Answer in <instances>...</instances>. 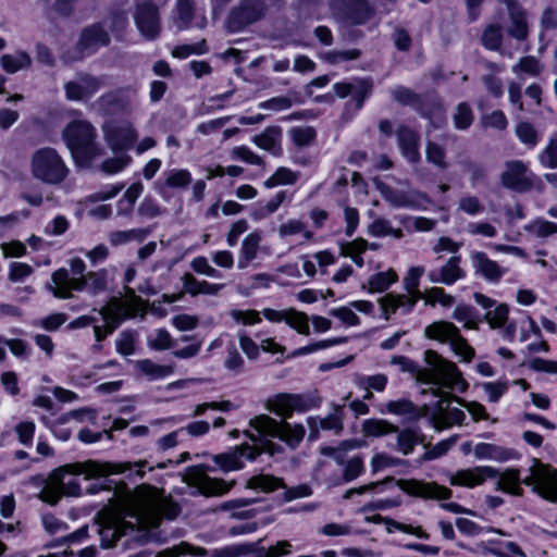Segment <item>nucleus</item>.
<instances>
[{"mask_svg": "<svg viewBox=\"0 0 557 557\" xmlns=\"http://www.w3.org/2000/svg\"><path fill=\"white\" fill-rule=\"evenodd\" d=\"M135 24L140 34L147 39H154L159 36L161 24L158 7L150 0L137 2L134 12Z\"/></svg>", "mask_w": 557, "mask_h": 557, "instance_id": "nucleus-19", "label": "nucleus"}, {"mask_svg": "<svg viewBox=\"0 0 557 557\" xmlns=\"http://www.w3.org/2000/svg\"><path fill=\"white\" fill-rule=\"evenodd\" d=\"M423 273V267L410 268L403 281L407 294L388 293L379 299L384 319L388 320L391 315L395 314L398 310L403 314H408L412 311L418 300L422 298V294L419 290V283Z\"/></svg>", "mask_w": 557, "mask_h": 557, "instance_id": "nucleus-6", "label": "nucleus"}, {"mask_svg": "<svg viewBox=\"0 0 557 557\" xmlns=\"http://www.w3.org/2000/svg\"><path fill=\"white\" fill-rule=\"evenodd\" d=\"M516 135L522 144L530 148L535 147L540 140L539 133L534 126L528 122H520L517 124Z\"/></svg>", "mask_w": 557, "mask_h": 557, "instance_id": "nucleus-60", "label": "nucleus"}, {"mask_svg": "<svg viewBox=\"0 0 557 557\" xmlns=\"http://www.w3.org/2000/svg\"><path fill=\"white\" fill-rule=\"evenodd\" d=\"M404 461L397 457L391 456L385 453H377L372 456L370 466L373 473L383 471L388 468H395L403 463Z\"/></svg>", "mask_w": 557, "mask_h": 557, "instance_id": "nucleus-62", "label": "nucleus"}, {"mask_svg": "<svg viewBox=\"0 0 557 557\" xmlns=\"http://www.w3.org/2000/svg\"><path fill=\"white\" fill-rule=\"evenodd\" d=\"M148 347L153 350H168L174 347L175 342L165 329H158L147 338Z\"/></svg>", "mask_w": 557, "mask_h": 557, "instance_id": "nucleus-49", "label": "nucleus"}, {"mask_svg": "<svg viewBox=\"0 0 557 557\" xmlns=\"http://www.w3.org/2000/svg\"><path fill=\"white\" fill-rule=\"evenodd\" d=\"M182 284L184 292L193 297L198 295H218L224 287V284L210 283L207 281H199L193 274L185 273L182 276Z\"/></svg>", "mask_w": 557, "mask_h": 557, "instance_id": "nucleus-31", "label": "nucleus"}, {"mask_svg": "<svg viewBox=\"0 0 557 557\" xmlns=\"http://www.w3.org/2000/svg\"><path fill=\"white\" fill-rule=\"evenodd\" d=\"M387 533H393L394 531H401L407 534H411L421 540H429L430 534L425 532L421 527H413L411 524H405L393 520L386 517L384 522Z\"/></svg>", "mask_w": 557, "mask_h": 557, "instance_id": "nucleus-56", "label": "nucleus"}, {"mask_svg": "<svg viewBox=\"0 0 557 557\" xmlns=\"http://www.w3.org/2000/svg\"><path fill=\"white\" fill-rule=\"evenodd\" d=\"M422 297L425 299V304L430 306L440 304L441 306L448 308L455 302V298L451 295L447 294L442 287L436 286L428 289Z\"/></svg>", "mask_w": 557, "mask_h": 557, "instance_id": "nucleus-57", "label": "nucleus"}, {"mask_svg": "<svg viewBox=\"0 0 557 557\" xmlns=\"http://www.w3.org/2000/svg\"><path fill=\"white\" fill-rule=\"evenodd\" d=\"M539 159L541 163L549 169L557 168V138L553 135L549 138L547 146L540 153Z\"/></svg>", "mask_w": 557, "mask_h": 557, "instance_id": "nucleus-64", "label": "nucleus"}, {"mask_svg": "<svg viewBox=\"0 0 557 557\" xmlns=\"http://www.w3.org/2000/svg\"><path fill=\"white\" fill-rule=\"evenodd\" d=\"M255 550L253 544H232L223 547L206 550L205 548H195L194 555L207 557H243Z\"/></svg>", "mask_w": 557, "mask_h": 557, "instance_id": "nucleus-33", "label": "nucleus"}, {"mask_svg": "<svg viewBox=\"0 0 557 557\" xmlns=\"http://www.w3.org/2000/svg\"><path fill=\"white\" fill-rule=\"evenodd\" d=\"M425 158L430 163H433L437 168L445 170L448 168V162L446 161V151L445 149L429 141L425 147Z\"/></svg>", "mask_w": 557, "mask_h": 557, "instance_id": "nucleus-61", "label": "nucleus"}, {"mask_svg": "<svg viewBox=\"0 0 557 557\" xmlns=\"http://www.w3.org/2000/svg\"><path fill=\"white\" fill-rule=\"evenodd\" d=\"M333 14L343 23L357 25L366 23L373 15V10L367 0H335Z\"/></svg>", "mask_w": 557, "mask_h": 557, "instance_id": "nucleus-17", "label": "nucleus"}, {"mask_svg": "<svg viewBox=\"0 0 557 557\" xmlns=\"http://www.w3.org/2000/svg\"><path fill=\"white\" fill-rule=\"evenodd\" d=\"M287 193L285 190H281L276 193L270 200L265 203L257 202L251 212L250 216L255 221H261L271 214L275 213L281 205L286 200Z\"/></svg>", "mask_w": 557, "mask_h": 557, "instance_id": "nucleus-39", "label": "nucleus"}, {"mask_svg": "<svg viewBox=\"0 0 557 557\" xmlns=\"http://www.w3.org/2000/svg\"><path fill=\"white\" fill-rule=\"evenodd\" d=\"M262 234L260 231L250 232L242 242L237 267L246 269L255 259H257L261 250Z\"/></svg>", "mask_w": 557, "mask_h": 557, "instance_id": "nucleus-29", "label": "nucleus"}, {"mask_svg": "<svg viewBox=\"0 0 557 557\" xmlns=\"http://www.w3.org/2000/svg\"><path fill=\"white\" fill-rule=\"evenodd\" d=\"M428 338L449 344L453 351L463 361H470L474 356V349L460 335L459 329L448 321H436L424 330Z\"/></svg>", "mask_w": 557, "mask_h": 557, "instance_id": "nucleus-12", "label": "nucleus"}, {"mask_svg": "<svg viewBox=\"0 0 557 557\" xmlns=\"http://www.w3.org/2000/svg\"><path fill=\"white\" fill-rule=\"evenodd\" d=\"M380 190L387 202L398 208H418L423 202L429 201L424 194L413 189L404 191L382 185Z\"/></svg>", "mask_w": 557, "mask_h": 557, "instance_id": "nucleus-26", "label": "nucleus"}, {"mask_svg": "<svg viewBox=\"0 0 557 557\" xmlns=\"http://www.w3.org/2000/svg\"><path fill=\"white\" fill-rule=\"evenodd\" d=\"M0 62L7 73L14 74L21 70L28 69L32 64V58L25 51H16L12 54H3Z\"/></svg>", "mask_w": 557, "mask_h": 557, "instance_id": "nucleus-43", "label": "nucleus"}, {"mask_svg": "<svg viewBox=\"0 0 557 557\" xmlns=\"http://www.w3.org/2000/svg\"><path fill=\"white\" fill-rule=\"evenodd\" d=\"M150 234L149 228L116 230L109 234L108 240L111 246L119 247L129 243H141Z\"/></svg>", "mask_w": 557, "mask_h": 557, "instance_id": "nucleus-36", "label": "nucleus"}, {"mask_svg": "<svg viewBox=\"0 0 557 557\" xmlns=\"http://www.w3.org/2000/svg\"><path fill=\"white\" fill-rule=\"evenodd\" d=\"M183 481L197 488L198 493L203 496H222L226 494L234 485L235 480L224 481L222 479L211 478L206 472L203 466H193L186 469Z\"/></svg>", "mask_w": 557, "mask_h": 557, "instance_id": "nucleus-14", "label": "nucleus"}, {"mask_svg": "<svg viewBox=\"0 0 557 557\" xmlns=\"http://www.w3.org/2000/svg\"><path fill=\"white\" fill-rule=\"evenodd\" d=\"M385 411L404 417L408 421L417 420L422 416L418 407L408 399H397L386 403Z\"/></svg>", "mask_w": 557, "mask_h": 557, "instance_id": "nucleus-41", "label": "nucleus"}, {"mask_svg": "<svg viewBox=\"0 0 557 557\" xmlns=\"http://www.w3.org/2000/svg\"><path fill=\"white\" fill-rule=\"evenodd\" d=\"M453 319L462 323L465 329L478 330L479 315L475 309L469 305H458L453 312Z\"/></svg>", "mask_w": 557, "mask_h": 557, "instance_id": "nucleus-47", "label": "nucleus"}, {"mask_svg": "<svg viewBox=\"0 0 557 557\" xmlns=\"http://www.w3.org/2000/svg\"><path fill=\"white\" fill-rule=\"evenodd\" d=\"M397 433V444L396 450L401 453L403 455H409L413 451L416 445H418L421 440L413 429H404Z\"/></svg>", "mask_w": 557, "mask_h": 557, "instance_id": "nucleus-48", "label": "nucleus"}, {"mask_svg": "<svg viewBox=\"0 0 557 557\" xmlns=\"http://www.w3.org/2000/svg\"><path fill=\"white\" fill-rule=\"evenodd\" d=\"M147 466V461L140 460L137 462H108L99 460H85L73 463H67L59 468L54 474V481H58L62 495L67 496H79L82 491L79 484L71 479L66 481V475H83L86 480L99 479L113 473H124L136 469L135 472L138 476L144 475V468Z\"/></svg>", "mask_w": 557, "mask_h": 557, "instance_id": "nucleus-3", "label": "nucleus"}, {"mask_svg": "<svg viewBox=\"0 0 557 557\" xmlns=\"http://www.w3.org/2000/svg\"><path fill=\"white\" fill-rule=\"evenodd\" d=\"M396 136L403 156L409 162H418L420 160L419 135L406 126H400L397 128Z\"/></svg>", "mask_w": 557, "mask_h": 557, "instance_id": "nucleus-30", "label": "nucleus"}, {"mask_svg": "<svg viewBox=\"0 0 557 557\" xmlns=\"http://www.w3.org/2000/svg\"><path fill=\"white\" fill-rule=\"evenodd\" d=\"M96 129L85 120H76L66 125L62 137L76 161H91L101 154V149L96 145Z\"/></svg>", "mask_w": 557, "mask_h": 557, "instance_id": "nucleus-7", "label": "nucleus"}, {"mask_svg": "<svg viewBox=\"0 0 557 557\" xmlns=\"http://www.w3.org/2000/svg\"><path fill=\"white\" fill-rule=\"evenodd\" d=\"M522 482L543 499L557 503V469L535 460Z\"/></svg>", "mask_w": 557, "mask_h": 557, "instance_id": "nucleus-13", "label": "nucleus"}, {"mask_svg": "<svg viewBox=\"0 0 557 557\" xmlns=\"http://www.w3.org/2000/svg\"><path fill=\"white\" fill-rule=\"evenodd\" d=\"M509 17L510 25L507 28L509 36L519 41L525 40L529 36V24L525 12L519 8H511Z\"/></svg>", "mask_w": 557, "mask_h": 557, "instance_id": "nucleus-38", "label": "nucleus"}, {"mask_svg": "<svg viewBox=\"0 0 557 557\" xmlns=\"http://www.w3.org/2000/svg\"><path fill=\"white\" fill-rule=\"evenodd\" d=\"M503 41V29L499 25L490 24L483 30L481 42L482 45L492 51H497Z\"/></svg>", "mask_w": 557, "mask_h": 557, "instance_id": "nucleus-53", "label": "nucleus"}, {"mask_svg": "<svg viewBox=\"0 0 557 557\" xmlns=\"http://www.w3.org/2000/svg\"><path fill=\"white\" fill-rule=\"evenodd\" d=\"M299 174L286 166H280L263 182L265 188H274L280 185H293L297 182Z\"/></svg>", "mask_w": 557, "mask_h": 557, "instance_id": "nucleus-45", "label": "nucleus"}, {"mask_svg": "<svg viewBox=\"0 0 557 557\" xmlns=\"http://www.w3.org/2000/svg\"><path fill=\"white\" fill-rule=\"evenodd\" d=\"M30 171L36 180L45 184L58 185L66 178L70 170L55 149L45 147L33 153Z\"/></svg>", "mask_w": 557, "mask_h": 557, "instance_id": "nucleus-9", "label": "nucleus"}, {"mask_svg": "<svg viewBox=\"0 0 557 557\" xmlns=\"http://www.w3.org/2000/svg\"><path fill=\"white\" fill-rule=\"evenodd\" d=\"M524 230L536 237L545 238L557 233V223L537 219L525 225Z\"/></svg>", "mask_w": 557, "mask_h": 557, "instance_id": "nucleus-58", "label": "nucleus"}, {"mask_svg": "<svg viewBox=\"0 0 557 557\" xmlns=\"http://www.w3.org/2000/svg\"><path fill=\"white\" fill-rule=\"evenodd\" d=\"M145 306L140 297L133 289L127 288L124 298H112L102 308L98 310L106 325H94V334L97 342H101L108 335L128 318H134L138 313H144Z\"/></svg>", "mask_w": 557, "mask_h": 557, "instance_id": "nucleus-5", "label": "nucleus"}, {"mask_svg": "<svg viewBox=\"0 0 557 557\" xmlns=\"http://www.w3.org/2000/svg\"><path fill=\"white\" fill-rule=\"evenodd\" d=\"M246 487L250 490L261 491L264 493L273 492L277 488H284L285 484L283 479L276 478L271 474H257L251 476L247 483Z\"/></svg>", "mask_w": 557, "mask_h": 557, "instance_id": "nucleus-42", "label": "nucleus"}, {"mask_svg": "<svg viewBox=\"0 0 557 557\" xmlns=\"http://www.w3.org/2000/svg\"><path fill=\"white\" fill-rule=\"evenodd\" d=\"M419 379L426 384L433 385V395L441 398L437 404L438 413L433 417L435 429L443 430L453 424H462L466 414L461 409H448L447 406L444 407V403L455 400L454 398L456 396L444 392L443 388L456 389L463 393L468 387L467 382L456 364L440 358L429 371L420 374Z\"/></svg>", "mask_w": 557, "mask_h": 557, "instance_id": "nucleus-2", "label": "nucleus"}, {"mask_svg": "<svg viewBox=\"0 0 557 557\" xmlns=\"http://www.w3.org/2000/svg\"><path fill=\"white\" fill-rule=\"evenodd\" d=\"M368 233L374 237L392 236L399 239L404 236L401 228H395L385 219H376L368 227Z\"/></svg>", "mask_w": 557, "mask_h": 557, "instance_id": "nucleus-51", "label": "nucleus"}, {"mask_svg": "<svg viewBox=\"0 0 557 557\" xmlns=\"http://www.w3.org/2000/svg\"><path fill=\"white\" fill-rule=\"evenodd\" d=\"M343 420V406L333 405V411L329 416L324 418H321L319 416L309 417L307 419V423L309 425L311 433L319 432L320 430H325L333 431L335 434H338L342 432L344 426Z\"/></svg>", "mask_w": 557, "mask_h": 557, "instance_id": "nucleus-28", "label": "nucleus"}, {"mask_svg": "<svg viewBox=\"0 0 557 557\" xmlns=\"http://www.w3.org/2000/svg\"><path fill=\"white\" fill-rule=\"evenodd\" d=\"M497 470L490 466H478L469 469H461L449 474L448 482L453 486L472 488L483 484L486 479L496 478Z\"/></svg>", "mask_w": 557, "mask_h": 557, "instance_id": "nucleus-21", "label": "nucleus"}, {"mask_svg": "<svg viewBox=\"0 0 557 557\" xmlns=\"http://www.w3.org/2000/svg\"><path fill=\"white\" fill-rule=\"evenodd\" d=\"M511 71L517 75L527 74L534 77L541 73L542 66L534 57L529 55L521 58L512 65Z\"/></svg>", "mask_w": 557, "mask_h": 557, "instance_id": "nucleus-59", "label": "nucleus"}, {"mask_svg": "<svg viewBox=\"0 0 557 557\" xmlns=\"http://www.w3.org/2000/svg\"><path fill=\"white\" fill-rule=\"evenodd\" d=\"M471 267L476 276L490 283H498L507 273L496 261L488 258L484 251L473 250L469 255Z\"/></svg>", "mask_w": 557, "mask_h": 557, "instance_id": "nucleus-22", "label": "nucleus"}, {"mask_svg": "<svg viewBox=\"0 0 557 557\" xmlns=\"http://www.w3.org/2000/svg\"><path fill=\"white\" fill-rule=\"evenodd\" d=\"M473 455L479 460L487 459L494 461H505L511 457L510 450L490 443L476 444Z\"/></svg>", "mask_w": 557, "mask_h": 557, "instance_id": "nucleus-40", "label": "nucleus"}, {"mask_svg": "<svg viewBox=\"0 0 557 557\" xmlns=\"http://www.w3.org/2000/svg\"><path fill=\"white\" fill-rule=\"evenodd\" d=\"M397 486L405 493L425 499H448L451 496V491L435 482H423L419 480H398Z\"/></svg>", "mask_w": 557, "mask_h": 557, "instance_id": "nucleus-20", "label": "nucleus"}, {"mask_svg": "<svg viewBox=\"0 0 557 557\" xmlns=\"http://www.w3.org/2000/svg\"><path fill=\"white\" fill-rule=\"evenodd\" d=\"M322 399L315 395L280 393L269 398L265 408L286 421L294 412H306L320 407Z\"/></svg>", "mask_w": 557, "mask_h": 557, "instance_id": "nucleus-11", "label": "nucleus"}, {"mask_svg": "<svg viewBox=\"0 0 557 557\" xmlns=\"http://www.w3.org/2000/svg\"><path fill=\"white\" fill-rule=\"evenodd\" d=\"M180 511V506L161 490L140 485L123 496L117 506V515L110 518L99 530L101 545L106 548L112 547L117 539L128 532L157 528L163 517L172 520Z\"/></svg>", "mask_w": 557, "mask_h": 557, "instance_id": "nucleus-1", "label": "nucleus"}, {"mask_svg": "<svg viewBox=\"0 0 557 557\" xmlns=\"http://www.w3.org/2000/svg\"><path fill=\"white\" fill-rule=\"evenodd\" d=\"M288 135L296 146L306 147L314 141L317 132L311 126H295L288 131Z\"/></svg>", "mask_w": 557, "mask_h": 557, "instance_id": "nucleus-55", "label": "nucleus"}, {"mask_svg": "<svg viewBox=\"0 0 557 557\" xmlns=\"http://www.w3.org/2000/svg\"><path fill=\"white\" fill-rule=\"evenodd\" d=\"M108 286V271L100 269L87 272L84 277H70L67 269L60 268L51 274V283L47 288L58 299L73 298V292L86 290L96 296Z\"/></svg>", "mask_w": 557, "mask_h": 557, "instance_id": "nucleus-4", "label": "nucleus"}, {"mask_svg": "<svg viewBox=\"0 0 557 557\" xmlns=\"http://www.w3.org/2000/svg\"><path fill=\"white\" fill-rule=\"evenodd\" d=\"M104 138L113 151L129 149L138 138L137 129L133 124L125 122L104 129Z\"/></svg>", "mask_w": 557, "mask_h": 557, "instance_id": "nucleus-25", "label": "nucleus"}, {"mask_svg": "<svg viewBox=\"0 0 557 557\" xmlns=\"http://www.w3.org/2000/svg\"><path fill=\"white\" fill-rule=\"evenodd\" d=\"M104 76L79 74L73 81L64 85L66 99L71 101H87L95 96L104 85Z\"/></svg>", "mask_w": 557, "mask_h": 557, "instance_id": "nucleus-18", "label": "nucleus"}, {"mask_svg": "<svg viewBox=\"0 0 557 557\" xmlns=\"http://www.w3.org/2000/svg\"><path fill=\"white\" fill-rule=\"evenodd\" d=\"M176 14L174 24L178 29L186 28L194 17V1L193 0H177Z\"/></svg>", "mask_w": 557, "mask_h": 557, "instance_id": "nucleus-54", "label": "nucleus"}, {"mask_svg": "<svg viewBox=\"0 0 557 557\" xmlns=\"http://www.w3.org/2000/svg\"><path fill=\"white\" fill-rule=\"evenodd\" d=\"M230 156L234 160H240L250 165L265 166L264 158L245 145L234 147Z\"/></svg>", "mask_w": 557, "mask_h": 557, "instance_id": "nucleus-52", "label": "nucleus"}, {"mask_svg": "<svg viewBox=\"0 0 557 557\" xmlns=\"http://www.w3.org/2000/svg\"><path fill=\"white\" fill-rule=\"evenodd\" d=\"M362 432L366 436L379 437L398 432V426L381 419H368L362 423Z\"/></svg>", "mask_w": 557, "mask_h": 557, "instance_id": "nucleus-44", "label": "nucleus"}, {"mask_svg": "<svg viewBox=\"0 0 557 557\" xmlns=\"http://www.w3.org/2000/svg\"><path fill=\"white\" fill-rule=\"evenodd\" d=\"M285 322L296 330L299 334L302 335H309L310 327H309V319L308 317L299 311H296L294 309H287V315H286Z\"/></svg>", "mask_w": 557, "mask_h": 557, "instance_id": "nucleus-63", "label": "nucleus"}, {"mask_svg": "<svg viewBox=\"0 0 557 557\" xmlns=\"http://www.w3.org/2000/svg\"><path fill=\"white\" fill-rule=\"evenodd\" d=\"M163 182L157 183V189L162 195L165 188H185L191 183V173L186 169H173L163 173Z\"/></svg>", "mask_w": 557, "mask_h": 557, "instance_id": "nucleus-35", "label": "nucleus"}, {"mask_svg": "<svg viewBox=\"0 0 557 557\" xmlns=\"http://www.w3.org/2000/svg\"><path fill=\"white\" fill-rule=\"evenodd\" d=\"M388 379L383 373L374 375H358L355 379V384L361 389H372L381 393L385 389Z\"/></svg>", "mask_w": 557, "mask_h": 557, "instance_id": "nucleus-50", "label": "nucleus"}, {"mask_svg": "<svg viewBox=\"0 0 557 557\" xmlns=\"http://www.w3.org/2000/svg\"><path fill=\"white\" fill-rule=\"evenodd\" d=\"M250 438L255 442L253 446L243 444L236 446L230 451L214 455L212 457L213 462L218 465L224 472H231L242 469L244 467V459L253 460L261 453L274 455L280 450V446L275 445L270 440L256 438L255 435H250Z\"/></svg>", "mask_w": 557, "mask_h": 557, "instance_id": "nucleus-10", "label": "nucleus"}, {"mask_svg": "<svg viewBox=\"0 0 557 557\" xmlns=\"http://www.w3.org/2000/svg\"><path fill=\"white\" fill-rule=\"evenodd\" d=\"M135 370L150 381L161 380L170 376L174 372L171 364H158L150 359L137 360L134 363Z\"/></svg>", "mask_w": 557, "mask_h": 557, "instance_id": "nucleus-34", "label": "nucleus"}, {"mask_svg": "<svg viewBox=\"0 0 557 557\" xmlns=\"http://www.w3.org/2000/svg\"><path fill=\"white\" fill-rule=\"evenodd\" d=\"M460 256L450 257L443 265L429 271V282L450 286L457 281L465 278L466 272L460 267Z\"/></svg>", "mask_w": 557, "mask_h": 557, "instance_id": "nucleus-24", "label": "nucleus"}, {"mask_svg": "<svg viewBox=\"0 0 557 557\" xmlns=\"http://www.w3.org/2000/svg\"><path fill=\"white\" fill-rule=\"evenodd\" d=\"M251 143L273 157L283 154V129L278 125L267 126L251 138Z\"/></svg>", "mask_w": 557, "mask_h": 557, "instance_id": "nucleus-27", "label": "nucleus"}, {"mask_svg": "<svg viewBox=\"0 0 557 557\" xmlns=\"http://www.w3.org/2000/svg\"><path fill=\"white\" fill-rule=\"evenodd\" d=\"M502 183L508 188L524 191L531 188L533 174L522 161H510L502 174Z\"/></svg>", "mask_w": 557, "mask_h": 557, "instance_id": "nucleus-23", "label": "nucleus"}, {"mask_svg": "<svg viewBox=\"0 0 557 557\" xmlns=\"http://www.w3.org/2000/svg\"><path fill=\"white\" fill-rule=\"evenodd\" d=\"M265 12L262 0H243L228 15L226 27L231 33H237L246 26L260 20Z\"/></svg>", "mask_w": 557, "mask_h": 557, "instance_id": "nucleus-16", "label": "nucleus"}, {"mask_svg": "<svg viewBox=\"0 0 557 557\" xmlns=\"http://www.w3.org/2000/svg\"><path fill=\"white\" fill-rule=\"evenodd\" d=\"M498 481H497V490H500L505 493L521 496L523 491L520 486L523 479L520 478V471L518 469H506L502 473L497 472Z\"/></svg>", "mask_w": 557, "mask_h": 557, "instance_id": "nucleus-37", "label": "nucleus"}, {"mask_svg": "<svg viewBox=\"0 0 557 557\" xmlns=\"http://www.w3.org/2000/svg\"><path fill=\"white\" fill-rule=\"evenodd\" d=\"M398 276L393 269L379 272L372 275L368 281V289L370 293H383L389 288L392 284L397 282Z\"/></svg>", "mask_w": 557, "mask_h": 557, "instance_id": "nucleus-46", "label": "nucleus"}, {"mask_svg": "<svg viewBox=\"0 0 557 557\" xmlns=\"http://www.w3.org/2000/svg\"><path fill=\"white\" fill-rule=\"evenodd\" d=\"M250 428L258 433L257 438H278L289 447L296 448L306 434L305 426L300 423L277 421L268 414H259L249 422Z\"/></svg>", "mask_w": 557, "mask_h": 557, "instance_id": "nucleus-8", "label": "nucleus"}, {"mask_svg": "<svg viewBox=\"0 0 557 557\" xmlns=\"http://www.w3.org/2000/svg\"><path fill=\"white\" fill-rule=\"evenodd\" d=\"M474 301L486 310L485 321L491 329H502L503 336L512 341L516 333L515 322H508L509 308L506 304H498L495 299L482 293L473 294Z\"/></svg>", "mask_w": 557, "mask_h": 557, "instance_id": "nucleus-15", "label": "nucleus"}, {"mask_svg": "<svg viewBox=\"0 0 557 557\" xmlns=\"http://www.w3.org/2000/svg\"><path fill=\"white\" fill-rule=\"evenodd\" d=\"M110 41L109 34L101 25H92L83 30L79 39L82 50L92 52Z\"/></svg>", "mask_w": 557, "mask_h": 557, "instance_id": "nucleus-32", "label": "nucleus"}]
</instances>
